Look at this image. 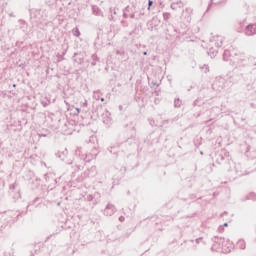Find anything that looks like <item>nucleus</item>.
I'll list each match as a JSON object with an SVG mask.
<instances>
[{"mask_svg":"<svg viewBox=\"0 0 256 256\" xmlns=\"http://www.w3.org/2000/svg\"><path fill=\"white\" fill-rule=\"evenodd\" d=\"M223 47V37L214 36L210 39L208 55L213 58L219 53V48Z\"/></svg>","mask_w":256,"mask_h":256,"instance_id":"1","label":"nucleus"},{"mask_svg":"<svg viewBox=\"0 0 256 256\" xmlns=\"http://www.w3.org/2000/svg\"><path fill=\"white\" fill-rule=\"evenodd\" d=\"M227 84V80L225 78H216V80L212 84V89L214 91H223L225 89V85Z\"/></svg>","mask_w":256,"mask_h":256,"instance_id":"2","label":"nucleus"},{"mask_svg":"<svg viewBox=\"0 0 256 256\" xmlns=\"http://www.w3.org/2000/svg\"><path fill=\"white\" fill-rule=\"evenodd\" d=\"M95 175V167H91L90 169H86L80 177H78V183H81L87 179V177H93Z\"/></svg>","mask_w":256,"mask_h":256,"instance_id":"3","label":"nucleus"},{"mask_svg":"<svg viewBox=\"0 0 256 256\" xmlns=\"http://www.w3.org/2000/svg\"><path fill=\"white\" fill-rule=\"evenodd\" d=\"M233 57H237V52L235 49L224 50L223 60L224 61H233Z\"/></svg>","mask_w":256,"mask_h":256,"instance_id":"4","label":"nucleus"},{"mask_svg":"<svg viewBox=\"0 0 256 256\" xmlns=\"http://www.w3.org/2000/svg\"><path fill=\"white\" fill-rule=\"evenodd\" d=\"M116 211L117 208H115V205L108 203L104 209V215H106V217H111V215H115Z\"/></svg>","mask_w":256,"mask_h":256,"instance_id":"5","label":"nucleus"},{"mask_svg":"<svg viewBox=\"0 0 256 256\" xmlns=\"http://www.w3.org/2000/svg\"><path fill=\"white\" fill-rule=\"evenodd\" d=\"M245 34L248 35V37L256 35V24H249L246 27Z\"/></svg>","mask_w":256,"mask_h":256,"instance_id":"6","label":"nucleus"},{"mask_svg":"<svg viewBox=\"0 0 256 256\" xmlns=\"http://www.w3.org/2000/svg\"><path fill=\"white\" fill-rule=\"evenodd\" d=\"M67 155H69V152L67 151V149L58 151L56 153V157H58V159H61V161H65V159H67Z\"/></svg>","mask_w":256,"mask_h":256,"instance_id":"7","label":"nucleus"},{"mask_svg":"<svg viewBox=\"0 0 256 256\" xmlns=\"http://www.w3.org/2000/svg\"><path fill=\"white\" fill-rule=\"evenodd\" d=\"M133 7L131 6H126L123 10V17L124 19H129V15H131V13H133Z\"/></svg>","mask_w":256,"mask_h":256,"instance_id":"8","label":"nucleus"},{"mask_svg":"<svg viewBox=\"0 0 256 256\" xmlns=\"http://www.w3.org/2000/svg\"><path fill=\"white\" fill-rule=\"evenodd\" d=\"M75 153L78 155V157H80V159H82V161H86V163L89 161L87 160V154H84L81 148H77Z\"/></svg>","mask_w":256,"mask_h":256,"instance_id":"9","label":"nucleus"},{"mask_svg":"<svg viewBox=\"0 0 256 256\" xmlns=\"http://www.w3.org/2000/svg\"><path fill=\"white\" fill-rule=\"evenodd\" d=\"M109 112H106L105 114L102 115V121L104 125H111V117L109 116Z\"/></svg>","mask_w":256,"mask_h":256,"instance_id":"10","label":"nucleus"},{"mask_svg":"<svg viewBox=\"0 0 256 256\" xmlns=\"http://www.w3.org/2000/svg\"><path fill=\"white\" fill-rule=\"evenodd\" d=\"M224 161L225 163H229V158H225L222 154L217 156L216 163H218V165H223Z\"/></svg>","mask_w":256,"mask_h":256,"instance_id":"11","label":"nucleus"},{"mask_svg":"<svg viewBox=\"0 0 256 256\" xmlns=\"http://www.w3.org/2000/svg\"><path fill=\"white\" fill-rule=\"evenodd\" d=\"M211 113H215V114H211V117H213V119H215V117H219V114L221 113V108H219L217 106L212 107Z\"/></svg>","mask_w":256,"mask_h":256,"instance_id":"12","label":"nucleus"},{"mask_svg":"<svg viewBox=\"0 0 256 256\" xmlns=\"http://www.w3.org/2000/svg\"><path fill=\"white\" fill-rule=\"evenodd\" d=\"M171 9L173 11H177L178 7L179 9H181V7H183V2L181 1H178V2H173L171 5H170Z\"/></svg>","mask_w":256,"mask_h":256,"instance_id":"13","label":"nucleus"},{"mask_svg":"<svg viewBox=\"0 0 256 256\" xmlns=\"http://www.w3.org/2000/svg\"><path fill=\"white\" fill-rule=\"evenodd\" d=\"M234 169L238 177H243V170H241V164H235Z\"/></svg>","mask_w":256,"mask_h":256,"instance_id":"14","label":"nucleus"},{"mask_svg":"<svg viewBox=\"0 0 256 256\" xmlns=\"http://www.w3.org/2000/svg\"><path fill=\"white\" fill-rule=\"evenodd\" d=\"M92 11H93V14L96 15L97 17H103V12L101 11V9H99V7L93 6Z\"/></svg>","mask_w":256,"mask_h":256,"instance_id":"15","label":"nucleus"},{"mask_svg":"<svg viewBox=\"0 0 256 256\" xmlns=\"http://www.w3.org/2000/svg\"><path fill=\"white\" fill-rule=\"evenodd\" d=\"M91 59H92L91 65L92 67H95V65H97V61H99V57L97 56V54H93L91 56Z\"/></svg>","mask_w":256,"mask_h":256,"instance_id":"16","label":"nucleus"},{"mask_svg":"<svg viewBox=\"0 0 256 256\" xmlns=\"http://www.w3.org/2000/svg\"><path fill=\"white\" fill-rule=\"evenodd\" d=\"M181 105H183V101L181 99H179V98L174 99V107L176 109H179V107H181Z\"/></svg>","mask_w":256,"mask_h":256,"instance_id":"17","label":"nucleus"},{"mask_svg":"<svg viewBox=\"0 0 256 256\" xmlns=\"http://www.w3.org/2000/svg\"><path fill=\"white\" fill-rule=\"evenodd\" d=\"M248 61H249V65H252V67H256V58L255 57L250 56L248 58Z\"/></svg>","mask_w":256,"mask_h":256,"instance_id":"18","label":"nucleus"},{"mask_svg":"<svg viewBox=\"0 0 256 256\" xmlns=\"http://www.w3.org/2000/svg\"><path fill=\"white\" fill-rule=\"evenodd\" d=\"M72 33H73L74 37H80L81 36V32L79 31V28H74L72 30Z\"/></svg>","mask_w":256,"mask_h":256,"instance_id":"19","label":"nucleus"},{"mask_svg":"<svg viewBox=\"0 0 256 256\" xmlns=\"http://www.w3.org/2000/svg\"><path fill=\"white\" fill-rule=\"evenodd\" d=\"M203 103L204 102H201V99L200 98H198V99H196L194 102H193V105H194V107H201V105H203Z\"/></svg>","mask_w":256,"mask_h":256,"instance_id":"20","label":"nucleus"},{"mask_svg":"<svg viewBox=\"0 0 256 256\" xmlns=\"http://www.w3.org/2000/svg\"><path fill=\"white\" fill-rule=\"evenodd\" d=\"M163 19H164V21H169V19H171V13L164 12L163 13Z\"/></svg>","mask_w":256,"mask_h":256,"instance_id":"21","label":"nucleus"},{"mask_svg":"<svg viewBox=\"0 0 256 256\" xmlns=\"http://www.w3.org/2000/svg\"><path fill=\"white\" fill-rule=\"evenodd\" d=\"M238 245H239L240 249H245V247H246V244H245L244 240H239L238 241Z\"/></svg>","mask_w":256,"mask_h":256,"instance_id":"22","label":"nucleus"},{"mask_svg":"<svg viewBox=\"0 0 256 256\" xmlns=\"http://www.w3.org/2000/svg\"><path fill=\"white\" fill-rule=\"evenodd\" d=\"M152 6H153V0H148V11L151 10Z\"/></svg>","mask_w":256,"mask_h":256,"instance_id":"23","label":"nucleus"},{"mask_svg":"<svg viewBox=\"0 0 256 256\" xmlns=\"http://www.w3.org/2000/svg\"><path fill=\"white\" fill-rule=\"evenodd\" d=\"M41 198H39V197H36L35 199H34V201L32 202V204H35V203H41Z\"/></svg>","mask_w":256,"mask_h":256,"instance_id":"24","label":"nucleus"},{"mask_svg":"<svg viewBox=\"0 0 256 256\" xmlns=\"http://www.w3.org/2000/svg\"><path fill=\"white\" fill-rule=\"evenodd\" d=\"M128 17H130V19H134L135 17V11L131 12L130 14H128Z\"/></svg>","mask_w":256,"mask_h":256,"instance_id":"25","label":"nucleus"},{"mask_svg":"<svg viewBox=\"0 0 256 256\" xmlns=\"http://www.w3.org/2000/svg\"><path fill=\"white\" fill-rule=\"evenodd\" d=\"M15 187H17V183H14V184L10 185V189H11L12 191H14Z\"/></svg>","mask_w":256,"mask_h":256,"instance_id":"26","label":"nucleus"},{"mask_svg":"<svg viewBox=\"0 0 256 256\" xmlns=\"http://www.w3.org/2000/svg\"><path fill=\"white\" fill-rule=\"evenodd\" d=\"M110 13H113V15H117V11L113 10V8H110Z\"/></svg>","mask_w":256,"mask_h":256,"instance_id":"27","label":"nucleus"},{"mask_svg":"<svg viewBox=\"0 0 256 256\" xmlns=\"http://www.w3.org/2000/svg\"><path fill=\"white\" fill-rule=\"evenodd\" d=\"M119 221H120L121 223H123V221H125V217H124V216H120V217H119Z\"/></svg>","mask_w":256,"mask_h":256,"instance_id":"28","label":"nucleus"},{"mask_svg":"<svg viewBox=\"0 0 256 256\" xmlns=\"http://www.w3.org/2000/svg\"><path fill=\"white\" fill-rule=\"evenodd\" d=\"M201 241H203V238H202V237L196 239V243H201Z\"/></svg>","mask_w":256,"mask_h":256,"instance_id":"29","label":"nucleus"},{"mask_svg":"<svg viewBox=\"0 0 256 256\" xmlns=\"http://www.w3.org/2000/svg\"><path fill=\"white\" fill-rule=\"evenodd\" d=\"M82 105H83V107H87V105H88L87 100H85Z\"/></svg>","mask_w":256,"mask_h":256,"instance_id":"30","label":"nucleus"},{"mask_svg":"<svg viewBox=\"0 0 256 256\" xmlns=\"http://www.w3.org/2000/svg\"><path fill=\"white\" fill-rule=\"evenodd\" d=\"M43 107H47L49 104L47 102H42Z\"/></svg>","mask_w":256,"mask_h":256,"instance_id":"31","label":"nucleus"},{"mask_svg":"<svg viewBox=\"0 0 256 256\" xmlns=\"http://www.w3.org/2000/svg\"><path fill=\"white\" fill-rule=\"evenodd\" d=\"M250 106L256 109L255 103H251Z\"/></svg>","mask_w":256,"mask_h":256,"instance_id":"32","label":"nucleus"},{"mask_svg":"<svg viewBox=\"0 0 256 256\" xmlns=\"http://www.w3.org/2000/svg\"><path fill=\"white\" fill-rule=\"evenodd\" d=\"M77 113H81V109L76 108Z\"/></svg>","mask_w":256,"mask_h":256,"instance_id":"33","label":"nucleus"},{"mask_svg":"<svg viewBox=\"0 0 256 256\" xmlns=\"http://www.w3.org/2000/svg\"><path fill=\"white\" fill-rule=\"evenodd\" d=\"M100 101L103 103V101H105V98H100Z\"/></svg>","mask_w":256,"mask_h":256,"instance_id":"34","label":"nucleus"},{"mask_svg":"<svg viewBox=\"0 0 256 256\" xmlns=\"http://www.w3.org/2000/svg\"><path fill=\"white\" fill-rule=\"evenodd\" d=\"M40 137H47V135H44V134H40Z\"/></svg>","mask_w":256,"mask_h":256,"instance_id":"35","label":"nucleus"},{"mask_svg":"<svg viewBox=\"0 0 256 256\" xmlns=\"http://www.w3.org/2000/svg\"><path fill=\"white\" fill-rule=\"evenodd\" d=\"M228 225H229V224H228L227 222H226V223H224V227H228Z\"/></svg>","mask_w":256,"mask_h":256,"instance_id":"36","label":"nucleus"},{"mask_svg":"<svg viewBox=\"0 0 256 256\" xmlns=\"http://www.w3.org/2000/svg\"><path fill=\"white\" fill-rule=\"evenodd\" d=\"M58 57H59V59H63V56H61V55H58Z\"/></svg>","mask_w":256,"mask_h":256,"instance_id":"37","label":"nucleus"},{"mask_svg":"<svg viewBox=\"0 0 256 256\" xmlns=\"http://www.w3.org/2000/svg\"><path fill=\"white\" fill-rule=\"evenodd\" d=\"M215 3H216V4H219V3H221V1L218 0V1H216Z\"/></svg>","mask_w":256,"mask_h":256,"instance_id":"38","label":"nucleus"},{"mask_svg":"<svg viewBox=\"0 0 256 256\" xmlns=\"http://www.w3.org/2000/svg\"><path fill=\"white\" fill-rule=\"evenodd\" d=\"M109 19H110V21H113V16H111Z\"/></svg>","mask_w":256,"mask_h":256,"instance_id":"39","label":"nucleus"},{"mask_svg":"<svg viewBox=\"0 0 256 256\" xmlns=\"http://www.w3.org/2000/svg\"><path fill=\"white\" fill-rule=\"evenodd\" d=\"M93 199V196H89V200Z\"/></svg>","mask_w":256,"mask_h":256,"instance_id":"40","label":"nucleus"},{"mask_svg":"<svg viewBox=\"0 0 256 256\" xmlns=\"http://www.w3.org/2000/svg\"><path fill=\"white\" fill-rule=\"evenodd\" d=\"M240 61H245V59H243V58H240Z\"/></svg>","mask_w":256,"mask_h":256,"instance_id":"41","label":"nucleus"},{"mask_svg":"<svg viewBox=\"0 0 256 256\" xmlns=\"http://www.w3.org/2000/svg\"><path fill=\"white\" fill-rule=\"evenodd\" d=\"M209 71V67H206V72Z\"/></svg>","mask_w":256,"mask_h":256,"instance_id":"42","label":"nucleus"},{"mask_svg":"<svg viewBox=\"0 0 256 256\" xmlns=\"http://www.w3.org/2000/svg\"><path fill=\"white\" fill-rule=\"evenodd\" d=\"M211 8V4L210 5H208V9H210Z\"/></svg>","mask_w":256,"mask_h":256,"instance_id":"43","label":"nucleus"},{"mask_svg":"<svg viewBox=\"0 0 256 256\" xmlns=\"http://www.w3.org/2000/svg\"><path fill=\"white\" fill-rule=\"evenodd\" d=\"M143 55H147V52H143Z\"/></svg>","mask_w":256,"mask_h":256,"instance_id":"44","label":"nucleus"}]
</instances>
